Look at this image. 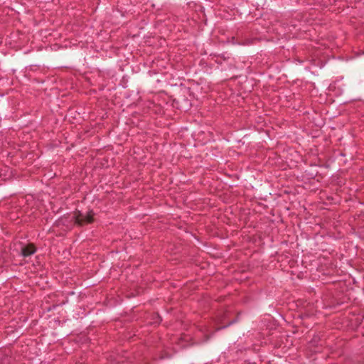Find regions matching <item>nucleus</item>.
<instances>
[{
	"instance_id": "1",
	"label": "nucleus",
	"mask_w": 364,
	"mask_h": 364,
	"mask_svg": "<svg viewBox=\"0 0 364 364\" xmlns=\"http://www.w3.org/2000/svg\"><path fill=\"white\" fill-rule=\"evenodd\" d=\"M93 216L94 213L92 210H89L85 214L81 213L80 211H76L74 214L75 223L80 225L92 223Z\"/></svg>"
},
{
	"instance_id": "2",
	"label": "nucleus",
	"mask_w": 364,
	"mask_h": 364,
	"mask_svg": "<svg viewBox=\"0 0 364 364\" xmlns=\"http://www.w3.org/2000/svg\"><path fill=\"white\" fill-rule=\"evenodd\" d=\"M36 251L35 246L33 244L23 246L21 248V255L23 257H28L33 255Z\"/></svg>"
}]
</instances>
